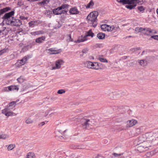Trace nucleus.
<instances>
[{"instance_id": "obj_1", "label": "nucleus", "mask_w": 158, "mask_h": 158, "mask_svg": "<svg viewBox=\"0 0 158 158\" xmlns=\"http://www.w3.org/2000/svg\"><path fill=\"white\" fill-rule=\"evenodd\" d=\"M155 137L153 133H147L139 136L138 138V142H144L151 147L152 143Z\"/></svg>"}, {"instance_id": "obj_2", "label": "nucleus", "mask_w": 158, "mask_h": 158, "mask_svg": "<svg viewBox=\"0 0 158 158\" xmlns=\"http://www.w3.org/2000/svg\"><path fill=\"white\" fill-rule=\"evenodd\" d=\"M98 13L97 11H93L90 13L87 17L88 22L91 24L93 27H95L97 25V17Z\"/></svg>"}, {"instance_id": "obj_3", "label": "nucleus", "mask_w": 158, "mask_h": 158, "mask_svg": "<svg viewBox=\"0 0 158 158\" xmlns=\"http://www.w3.org/2000/svg\"><path fill=\"white\" fill-rule=\"evenodd\" d=\"M139 142V144H138L137 146L136 150L139 152H142L147 151L151 148L150 146L146 144V143Z\"/></svg>"}, {"instance_id": "obj_4", "label": "nucleus", "mask_w": 158, "mask_h": 158, "mask_svg": "<svg viewBox=\"0 0 158 158\" xmlns=\"http://www.w3.org/2000/svg\"><path fill=\"white\" fill-rule=\"evenodd\" d=\"M15 14V10H13L11 11L6 13L2 17L4 21L6 22L7 24L8 25V23H10V21L13 20L14 18L13 16Z\"/></svg>"}, {"instance_id": "obj_5", "label": "nucleus", "mask_w": 158, "mask_h": 158, "mask_svg": "<svg viewBox=\"0 0 158 158\" xmlns=\"http://www.w3.org/2000/svg\"><path fill=\"white\" fill-rule=\"evenodd\" d=\"M138 121L135 119L128 120L125 123L126 126L123 128H120V131L125 130L128 128L131 127L138 123Z\"/></svg>"}, {"instance_id": "obj_6", "label": "nucleus", "mask_w": 158, "mask_h": 158, "mask_svg": "<svg viewBox=\"0 0 158 158\" xmlns=\"http://www.w3.org/2000/svg\"><path fill=\"white\" fill-rule=\"evenodd\" d=\"M94 36V33L92 32V30L90 29L88 31L87 35H85L84 36L83 35H81V37H80L77 40L76 42L79 43L81 42H84V41L87 40V36H90L92 37Z\"/></svg>"}, {"instance_id": "obj_7", "label": "nucleus", "mask_w": 158, "mask_h": 158, "mask_svg": "<svg viewBox=\"0 0 158 158\" xmlns=\"http://www.w3.org/2000/svg\"><path fill=\"white\" fill-rule=\"evenodd\" d=\"M22 24L21 20L18 19H16L15 18L13 20L10 21V23H8V25H10L15 27H19Z\"/></svg>"}, {"instance_id": "obj_8", "label": "nucleus", "mask_w": 158, "mask_h": 158, "mask_svg": "<svg viewBox=\"0 0 158 158\" xmlns=\"http://www.w3.org/2000/svg\"><path fill=\"white\" fill-rule=\"evenodd\" d=\"M11 109H12L11 108L7 106L6 108L2 110V113L7 116L13 115L14 113L11 111Z\"/></svg>"}, {"instance_id": "obj_9", "label": "nucleus", "mask_w": 158, "mask_h": 158, "mask_svg": "<svg viewBox=\"0 0 158 158\" xmlns=\"http://www.w3.org/2000/svg\"><path fill=\"white\" fill-rule=\"evenodd\" d=\"M19 89L18 85H10L4 87L3 89V92H9L10 91L16 90L17 91Z\"/></svg>"}, {"instance_id": "obj_10", "label": "nucleus", "mask_w": 158, "mask_h": 158, "mask_svg": "<svg viewBox=\"0 0 158 158\" xmlns=\"http://www.w3.org/2000/svg\"><path fill=\"white\" fill-rule=\"evenodd\" d=\"M64 61L62 59H59L55 62V66L52 67V69H59L61 66L64 63Z\"/></svg>"}, {"instance_id": "obj_11", "label": "nucleus", "mask_w": 158, "mask_h": 158, "mask_svg": "<svg viewBox=\"0 0 158 158\" xmlns=\"http://www.w3.org/2000/svg\"><path fill=\"white\" fill-rule=\"evenodd\" d=\"M142 128V127L135 128L134 131V135L137 136L141 134L143 131Z\"/></svg>"}, {"instance_id": "obj_12", "label": "nucleus", "mask_w": 158, "mask_h": 158, "mask_svg": "<svg viewBox=\"0 0 158 158\" xmlns=\"http://www.w3.org/2000/svg\"><path fill=\"white\" fill-rule=\"evenodd\" d=\"M143 33L145 35H149L152 33L151 29L149 28H143Z\"/></svg>"}, {"instance_id": "obj_13", "label": "nucleus", "mask_w": 158, "mask_h": 158, "mask_svg": "<svg viewBox=\"0 0 158 158\" xmlns=\"http://www.w3.org/2000/svg\"><path fill=\"white\" fill-rule=\"evenodd\" d=\"M39 21H32L29 22L28 23L29 27H34L35 26L37 25L39 23Z\"/></svg>"}, {"instance_id": "obj_14", "label": "nucleus", "mask_w": 158, "mask_h": 158, "mask_svg": "<svg viewBox=\"0 0 158 158\" xmlns=\"http://www.w3.org/2000/svg\"><path fill=\"white\" fill-rule=\"evenodd\" d=\"M11 8L10 7H6L0 10V16L4 13L10 10Z\"/></svg>"}, {"instance_id": "obj_15", "label": "nucleus", "mask_w": 158, "mask_h": 158, "mask_svg": "<svg viewBox=\"0 0 158 158\" xmlns=\"http://www.w3.org/2000/svg\"><path fill=\"white\" fill-rule=\"evenodd\" d=\"M45 39V37L43 36L39 37L35 39V42L38 44H41L43 43Z\"/></svg>"}, {"instance_id": "obj_16", "label": "nucleus", "mask_w": 158, "mask_h": 158, "mask_svg": "<svg viewBox=\"0 0 158 158\" xmlns=\"http://www.w3.org/2000/svg\"><path fill=\"white\" fill-rule=\"evenodd\" d=\"M70 13L73 15L77 14L79 13V11L78 10L77 8L76 7L72 8L69 10Z\"/></svg>"}, {"instance_id": "obj_17", "label": "nucleus", "mask_w": 158, "mask_h": 158, "mask_svg": "<svg viewBox=\"0 0 158 158\" xmlns=\"http://www.w3.org/2000/svg\"><path fill=\"white\" fill-rule=\"evenodd\" d=\"M85 64L87 67L89 68L93 69V67H94V63L91 61H87Z\"/></svg>"}, {"instance_id": "obj_18", "label": "nucleus", "mask_w": 158, "mask_h": 158, "mask_svg": "<svg viewBox=\"0 0 158 158\" xmlns=\"http://www.w3.org/2000/svg\"><path fill=\"white\" fill-rule=\"evenodd\" d=\"M138 62L139 64L142 66H146L148 64L147 61L145 60H139Z\"/></svg>"}, {"instance_id": "obj_19", "label": "nucleus", "mask_w": 158, "mask_h": 158, "mask_svg": "<svg viewBox=\"0 0 158 158\" xmlns=\"http://www.w3.org/2000/svg\"><path fill=\"white\" fill-rule=\"evenodd\" d=\"M44 33V32L42 31H36L33 32H31V34L32 35H35L41 34H43Z\"/></svg>"}, {"instance_id": "obj_20", "label": "nucleus", "mask_w": 158, "mask_h": 158, "mask_svg": "<svg viewBox=\"0 0 158 158\" xmlns=\"http://www.w3.org/2000/svg\"><path fill=\"white\" fill-rule=\"evenodd\" d=\"M89 121V120L88 119H85V122L82 124V125L83 127L85 129H86L87 127L89 126V124L88 122Z\"/></svg>"}, {"instance_id": "obj_21", "label": "nucleus", "mask_w": 158, "mask_h": 158, "mask_svg": "<svg viewBox=\"0 0 158 158\" xmlns=\"http://www.w3.org/2000/svg\"><path fill=\"white\" fill-rule=\"evenodd\" d=\"M143 28L136 27L135 28V32L136 34H137L139 32H143Z\"/></svg>"}, {"instance_id": "obj_22", "label": "nucleus", "mask_w": 158, "mask_h": 158, "mask_svg": "<svg viewBox=\"0 0 158 158\" xmlns=\"http://www.w3.org/2000/svg\"><path fill=\"white\" fill-rule=\"evenodd\" d=\"M94 5V2L92 0H91L86 6V8H92Z\"/></svg>"}, {"instance_id": "obj_23", "label": "nucleus", "mask_w": 158, "mask_h": 158, "mask_svg": "<svg viewBox=\"0 0 158 158\" xmlns=\"http://www.w3.org/2000/svg\"><path fill=\"white\" fill-rule=\"evenodd\" d=\"M105 34L102 32L99 33L97 34V37L100 40H102L105 38Z\"/></svg>"}, {"instance_id": "obj_24", "label": "nucleus", "mask_w": 158, "mask_h": 158, "mask_svg": "<svg viewBox=\"0 0 158 158\" xmlns=\"http://www.w3.org/2000/svg\"><path fill=\"white\" fill-rule=\"evenodd\" d=\"M108 25L106 24H103L101 25V28L102 30L104 31H108Z\"/></svg>"}, {"instance_id": "obj_25", "label": "nucleus", "mask_w": 158, "mask_h": 158, "mask_svg": "<svg viewBox=\"0 0 158 158\" xmlns=\"http://www.w3.org/2000/svg\"><path fill=\"white\" fill-rule=\"evenodd\" d=\"M28 59L27 57L25 56L22 59L19 60L20 61L19 63L22 65H23L26 63V61Z\"/></svg>"}, {"instance_id": "obj_26", "label": "nucleus", "mask_w": 158, "mask_h": 158, "mask_svg": "<svg viewBox=\"0 0 158 158\" xmlns=\"http://www.w3.org/2000/svg\"><path fill=\"white\" fill-rule=\"evenodd\" d=\"M55 48H51L48 49L50 51L52 52L51 53V54H58L60 52H58L57 51L55 50Z\"/></svg>"}, {"instance_id": "obj_27", "label": "nucleus", "mask_w": 158, "mask_h": 158, "mask_svg": "<svg viewBox=\"0 0 158 158\" xmlns=\"http://www.w3.org/2000/svg\"><path fill=\"white\" fill-rule=\"evenodd\" d=\"M68 6L67 5H62L58 7L57 8H56V10H57L58 9L59 11H62V9H64L66 8H67Z\"/></svg>"}, {"instance_id": "obj_28", "label": "nucleus", "mask_w": 158, "mask_h": 158, "mask_svg": "<svg viewBox=\"0 0 158 158\" xmlns=\"http://www.w3.org/2000/svg\"><path fill=\"white\" fill-rule=\"evenodd\" d=\"M26 158H35V155L33 152H29L27 155Z\"/></svg>"}, {"instance_id": "obj_29", "label": "nucleus", "mask_w": 158, "mask_h": 158, "mask_svg": "<svg viewBox=\"0 0 158 158\" xmlns=\"http://www.w3.org/2000/svg\"><path fill=\"white\" fill-rule=\"evenodd\" d=\"M16 105V102L15 101L12 102H10L9 104V106H7L10 108H11V109H12L13 108L15 107V105Z\"/></svg>"}, {"instance_id": "obj_30", "label": "nucleus", "mask_w": 158, "mask_h": 158, "mask_svg": "<svg viewBox=\"0 0 158 158\" xmlns=\"http://www.w3.org/2000/svg\"><path fill=\"white\" fill-rule=\"evenodd\" d=\"M136 6V4L134 5H129L126 6V7L130 10H132L135 8V7Z\"/></svg>"}, {"instance_id": "obj_31", "label": "nucleus", "mask_w": 158, "mask_h": 158, "mask_svg": "<svg viewBox=\"0 0 158 158\" xmlns=\"http://www.w3.org/2000/svg\"><path fill=\"white\" fill-rule=\"evenodd\" d=\"M98 59L102 62H108V60L105 58H102L101 56H99Z\"/></svg>"}, {"instance_id": "obj_32", "label": "nucleus", "mask_w": 158, "mask_h": 158, "mask_svg": "<svg viewBox=\"0 0 158 158\" xmlns=\"http://www.w3.org/2000/svg\"><path fill=\"white\" fill-rule=\"evenodd\" d=\"M50 110H47L45 112H43L41 113V115L42 117H46L48 114Z\"/></svg>"}, {"instance_id": "obj_33", "label": "nucleus", "mask_w": 158, "mask_h": 158, "mask_svg": "<svg viewBox=\"0 0 158 158\" xmlns=\"http://www.w3.org/2000/svg\"><path fill=\"white\" fill-rule=\"evenodd\" d=\"M94 67H93V69L96 70H98L99 69H101V68L99 67L98 62H95L94 63Z\"/></svg>"}, {"instance_id": "obj_34", "label": "nucleus", "mask_w": 158, "mask_h": 158, "mask_svg": "<svg viewBox=\"0 0 158 158\" xmlns=\"http://www.w3.org/2000/svg\"><path fill=\"white\" fill-rule=\"evenodd\" d=\"M24 79L23 77L21 76L20 77L17 79V81L19 83H21L24 82Z\"/></svg>"}, {"instance_id": "obj_35", "label": "nucleus", "mask_w": 158, "mask_h": 158, "mask_svg": "<svg viewBox=\"0 0 158 158\" xmlns=\"http://www.w3.org/2000/svg\"><path fill=\"white\" fill-rule=\"evenodd\" d=\"M15 144H10L9 145L7 149L8 151L11 150L14 148L15 147Z\"/></svg>"}, {"instance_id": "obj_36", "label": "nucleus", "mask_w": 158, "mask_h": 158, "mask_svg": "<svg viewBox=\"0 0 158 158\" xmlns=\"http://www.w3.org/2000/svg\"><path fill=\"white\" fill-rule=\"evenodd\" d=\"M49 1H50V0H44L42 2H40V4L41 5L46 4L49 2Z\"/></svg>"}, {"instance_id": "obj_37", "label": "nucleus", "mask_w": 158, "mask_h": 158, "mask_svg": "<svg viewBox=\"0 0 158 158\" xmlns=\"http://www.w3.org/2000/svg\"><path fill=\"white\" fill-rule=\"evenodd\" d=\"M53 12L56 15H61L62 14L61 11H59L58 9L56 11V9H54L53 11Z\"/></svg>"}, {"instance_id": "obj_38", "label": "nucleus", "mask_w": 158, "mask_h": 158, "mask_svg": "<svg viewBox=\"0 0 158 158\" xmlns=\"http://www.w3.org/2000/svg\"><path fill=\"white\" fill-rule=\"evenodd\" d=\"M123 154H117L114 153L113 154V155L115 157H117L118 158H122L121 155Z\"/></svg>"}, {"instance_id": "obj_39", "label": "nucleus", "mask_w": 158, "mask_h": 158, "mask_svg": "<svg viewBox=\"0 0 158 158\" xmlns=\"http://www.w3.org/2000/svg\"><path fill=\"white\" fill-rule=\"evenodd\" d=\"M117 1L119 3H122L123 5L127 4V0H120L119 1L117 0Z\"/></svg>"}, {"instance_id": "obj_40", "label": "nucleus", "mask_w": 158, "mask_h": 158, "mask_svg": "<svg viewBox=\"0 0 158 158\" xmlns=\"http://www.w3.org/2000/svg\"><path fill=\"white\" fill-rule=\"evenodd\" d=\"M25 122L27 124H30L32 123L33 121L31 118H28L26 120Z\"/></svg>"}, {"instance_id": "obj_41", "label": "nucleus", "mask_w": 158, "mask_h": 158, "mask_svg": "<svg viewBox=\"0 0 158 158\" xmlns=\"http://www.w3.org/2000/svg\"><path fill=\"white\" fill-rule=\"evenodd\" d=\"M1 139H5L9 137V136L7 135L2 134L1 135Z\"/></svg>"}, {"instance_id": "obj_42", "label": "nucleus", "mask_w": 158, "mask_h": 158, "mask_svg": "<svg viewBox=\"0 0 158 158\" xmlns=\"http://www.w3.org/2000/svg\"><path fill=\"white\" fill-rule=\"evenodd\" d=\"M89 51V49L87 48H85L83 49L82 51V52L83 54H86L88 53Z\"/></svg>"}, {"instance_id": "obj_43", "label": "nucleus", "mask_w": 158, "mask_h": 158, "mask_svg": "<svg viewBox=\"0 0 158 158\" xmlns=\"http://www.w3.org/2000/svg\"><path fill=\"white\" fill-rule=\"evenodd\" d=\"M114 26H110V25H108V31H112L114 29Z\"/></svg>"}, {"instance_id": "obj_44", "label": "nucleus", "mask_w": 158, "mask_h": 158, "mask_svg": "<svg viewBox=\"0 0 158 158\" xmlns=\"http://www.w3.org/2000/svg\"><path fill=\"white\" fill-rule=\"evenodd\" d=\"M137 8L140 11H142L145 10V8L143 6H138Z\"/></svg>"}, {"instance_id": "obj_45", "label": "nucleus", "mask_w": 158, "mask_h": 158, "mask_svg": "<svg viewBox=\"0 0 158 158\" xmlns=\"http://www.w3.org/2000/svg\"><path fill=\"white\" fill-rule=\"evenodd\" d=\"M65 92V91L64 89H60L58 91L57 93L59 94H62Z\"/></svg>"}, {"instance_id": "obj_46", "label": "nucleus", "mask_w": 158, "mask_h": 158, "mask_svg": "<svg viewBox=\"0 0 158 158\" xmlns=\"http://www.w3.org/2000/svg\"><path fill=\"white\" fill-rule=\"evenodd\" d=\"M119 116L121 118L122 120L123 119L126 117V115L122 113L119 114Z\"/></svg>"}, {"instance_id": "obj_47", "label": "nucleus", "mask_w": 158, "mask_h": 158, "mask_svg": "<svg viewBox=\"0 0 158 158\" xmlns=\"http://www.w3.org/2000/svg\"><path fill=\"white\" fill-rule=\"evenodd\" d=\"M151 38H153L154 40H158V35H152L151 37Z\"/></svg>"}, {"instance_id": "obj_48", "label": "nucleus", "mask_w": 158, "mask_h": 158, "mask_svg": "<svg viewBox=\"0 0 158 158\" xmlns=\"http://www.w3.org/2000/svg\"><path fill=\"white\" fill-rule=\"evenodd\" d=\"M23 2H22L21 1L19 0L18 2L17 5L19 6H21L22 5H23Z\"/></svg>"}, {"instance_id": "obj_49", "label": "nucleus", "mask_w": 158, "mask_h": 158, "mask_svg": "<svg viewBox=\"0 0 158 158\" xmlns=\"http://www.w3.org/2000/svg\"><path fill=\"white\" fill-rule=\"evenodd\" d=\"M6 50L3 49L0 51V55H2L3 54L5 53L6 52Z\"/></svg>"}, {"instance_id": "obj_50", "label": "nucleus", "mask_w": 158, "mask_h": 158, "mask_svg": "<svg viewBox=\"0 0 158 158\" xmlns=\"http://www.w3.org/2000/svg\"><path fill=\"white\" fill-rule=\"evenodd\" d=\"M19 18L21 20H25V19H28V17H26L24 16H20Z\"/></svg>"}, {"instance_id": "obj_51", "label": "nucleus", "mask_w": 158, "mask_h": 158, "mask_svg": "<svg viewBox=\"0 0 158 158\" xmlns=\"http://www.w3.org/2000/svg\"><path fill=\"white\" fill-rule=\"evenodd\" d=\"M118 108V107L117 106H114L113 107V109L114 110L116 111Z\"/></svg>"}, {"instance_id": "obj_52", "label": "nucleus", "mask_w": 158, "mask_h": 158, "mask_svg": "<svg viewBox=\"0 0 158 158\" xmlns=\"http://www.w3.org/2000/svg\"><path fill=\"white\" fill-rule=\"evenodd\" d=\"M69 37V41H72L73 39H72L70 34H69L67 35Z\"/></svg>"}, {"instance_id": "obj_53", "label": "nucleus", "mask_w": 158, "mask_h": 158, "mask_svg": "<svg viewBox=\"0 0 158 158\" xmlns=\"http://www.w3.org/2000/svg\"><path fill=\"white\" fill-rule=\"evenodd\" d=\"M152 33L153 34H156L157 33V32L154 30L151 29Z\"/></svg>"}, {"instance_id": "obj_54", "label": "nucleus", "mask_w": 158, "mask_h": 158, "mask_svg": "<svg viewBox=\"0 0 158 158\" xmlns=\"http://www.w3.org/2000/svg\"><path fill=\"white\" fill-rule=\"evenodd\" d=\"M137 2V3L138 4H142L143 3V2L142 1H139V0H137V1H136Z\"/></svg>"}, {"instance_id": "obj_55", "label": "nucleus", "mask_w": 158, "mask_h": 158, "mask_svg": "<svg viewBox=\"0 0 158 158\" xmlns=\"http://www.w3.org/2000/svg\"><path fill=\"white\" fill-rule=\"evenodd\" d=\"M61 13L63 14H65L67 13V11L65 10H62Z\"/></svg>"}, {"instance_id": "obj_56", "label": "nucleus", "mask_w": 158, "mask_h": 158, "mask_svg": "<svg viewBox=\"0 0 158 158\" xmlns=\"http://www.w3.org/2000/svg\"><path fill=\"white\" fill-rule=\"evenodd\" d=\"M98 65L99 66V67H100L101 68V65H102V64L101 63H98Z\"/></svg>"}, {"instance_id": "obj_57", "label": "nucleus", "mask_w": 158, "mask_h": 158, "mask_svg": "<svg viewBox=\"0 0 158 158\" xmlns=\"http://www.w3.org/2000/svg\"><path fill=\"white\" fill-rule=\"evenodd\" d=\"M41 124L42 126H43L45 124V122H42L41 123Z\"/></svg>"}, {"instance_id": "obj_58", "label": "nucleus", "mask_w": 158, "mask_h": 158, "mask_svg": "<svg viewBox=\"0 0 158 158\" xmlns=\"http://www.w3.org/2000/svg\"><path fill=\"white\" fill-rule=\"evenodd\" d=\"M84 54H83H83H81L80 55V57H83L84 55Z\"/></svg>"}, {"instance_id": "obj_59", "label": "nucleus", "mask_w": 158, "mask_h": 158, "mask_svg": "<svg viewBox=\"0 0 158 158\" xmlns=\"http://www.w3.org/2000/svg\"><path fill=\"white\" fill-rule=\"evenodd\" d=\"M28 1L30 2H34V0H28Z\"/></svg>"}, {"instance_id": "obj_60", "label": "nucleus", "mask_w": 158, "mask_h": 158, "mask_svg": "<svg viewBox=\"0 0 158 158\" xmlns=\"http://www.w3.org/2000/svg\"><path fill=\"white\" fill-rule=\"evenodd\" d=\"M127 57H127V56H124V59H126Z\"/></svg>"}, {"instance_id": "obj_61", "label": "nucleus", "mask_w": 158, "mask_h": 158, "mask_svg": "<svg viewBox=\"0 0 158 158\" xmlns=\"http://www.w3.org/2000/svg\"><path fill=\"white\" fill-rule=\"evenodd\" d=\"M19 100H16V101H15V102H16V103L18 102H19Z\"/></svg>"}, {"instance_id": "obj_62", "label": "nucleus", "mask_w": 158, "mask_h": 158, "mask_svg": "<svg viewBox=\"0 0 158 158\" xmlns=\"http://www.w3.org/2000/svg\"><path fill=\"white\" fill-rule=\"evenodd\" d=\"M4 30H3V31L0 30V33H1L2 31H3Z\"/></svg>"}, {"instance_id": "obj_63", "label": "nucleus", "mask_w": 158, "mask_h": 158, "mask_svg": "<svg viewBox=\"0 0 158 158\" xmlns=\"http://www.w3.org/2000/svg\"><path fill=\"white\" fill-rule=\"evenodd\" d=\"M91 58L92 59H94V57L93 56H91Z\"/></svg>"}, {"instance_id": "obj_64", "label": "nucleus", "mask_w": 158, "mask_h": 158, "mask_svg": "<svg viewBox=\"0 0 158 158\" xmlns=\"http://www.w3.org/2000/svg\"><path fill=\"white\" fill-rule=\"evenodd\" d=\"M100 158H104L103 157L100 156Z\"/></svg>"}]
</instances>
